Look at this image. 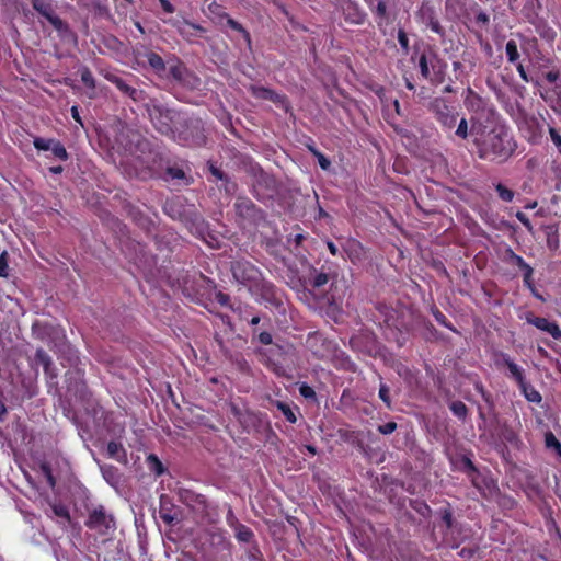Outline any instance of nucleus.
Masks as SVG:
<instances>
[{
	"mask_svg": "<svg viewBox=\"0 0 561 561\" xmlns=\"http://www.w3.org/2000/svg\"><path fill=\"white\" fill-rule=\"evenodd\" d=\"M442 319H445V316H442V318L437 317L438 321H442Z\"/></svg>",
	"mask_w": 561,
	"mask_h": 561,
	"instance_id": "obj_55",
	"label": "nucleus"
},
{
	"mask_svg": "<svg viewBox=\"0 0 561 561\" xmlns=\"http://www.w3.org/2000/svg\"><path fill=\"white\" fill-rule=\"evenodd\" d=\"M227 24H228L232 30H236V31H238V32L242 33V34H243V36H244V38H245L248 42H250V36H249V34L243 30V27H242V26H241L237 21H234V20H232V19H230V18H229V19H227Z\"/></svg>",
	"mask_w": 561,
	"mask_h": 561,
	"instance_id": "obj_26",
	"label": "nucleus"
},
{
	"mask_svg": "<svg viewBox=\"0 0 561 561\" xmlns=\"http://www.w3.org/2000/svg\"><path fill=\"white\" fill-rule=\"evenodd\" d=\"M148 62L153 69H156L158 71L162 70L164 68V62H163L162 58L154 53H150L148 55Z\"/></svg>",
	"mask_w": 561,
	"mask_h": 561,
	"instance_id": "obj_16",
	"label": "nucleus"
},
{
	"mask_svg": "<svg viewBox=\"0 0 561 561\" xmlns=\"http://www.w3.org/2000/svg\"><path fill=\"white\" fill-rule=\"evenodd\" d=\"M53 154L61 160L67 159V152L62 145H60L57 141H54L51 148H50Z\"/></svg>",
	"mask_w": 561,
	"mask_h": 561,
	"instance_id": "obj_20",
	"label": "nucleus"
},
{
	"mask_svg": "<svg viewBox=\"0 0 561 561\" xmlns=\"http://www.w3.org/2000/svg\"><path fill=\"white\" fill-rule=\"evenodd\" d=\"M328 248H329L330 252H331L333 255H335V254L337 253V248H336V245H335L334 243H332V242H328Z\"/></svg>",
	"mask_w": 561,
	"mask_h": 561,
	"instance_id": "obj_45",
	"label": "nucleus"
},
{
	"mask_svg": "<svg viewBox=\"0 0 561 561\" xmlns=\"http://www.w3.org/2000/svg\"><path fill=\"white\" fill-rule=\"evenodd\" d=\"M170 73L172 77L180 82L194 85L196 78L192 77V82L186 81L185 77L188 76L187 70L180 64L170 67Z\"/></svg>",
	"mask_w": 561,
	"mask_h": 561,
	"instance_id": "obj_8",
	"label": "nucleus"
},
{
	"mask_svg": "<svg viewBox=\"0 0 561 561\" xmlns=\"http://www.w3.org/2000/svg\"><path fill=\"white\" fill-rule=\"evenodd\" d=\"M168 22L171 23L174 27H176L178 31L183 36H191L192 35L191 30L199 31V32L203 31V28L201 26L195 25L186 20H169Z\"/></svg>",
	"mask_w": 561,
	"mask_h": 561,
	"instance_id": "obj_7",
	"label": "nucleus"
},
{
	"mask_svg": "<svg viewBox=\"0 0 561 561\" xmlns=\"http://www.w3.org/2000/svg\"><path fill=\"white\" fill-rule=\"evenodd\" d=\"M434 111L437 118L447 127L451 128L456 124V114L446 102L442 99H437L434 102Z\"/></svg>",
	"mask_w": 561,
	"mask_h": 561,
	"instance_id": "obj_3",
	"label": "nucleus"
},
{
	"mask_svg": "<svg viewBox=\"0 0 561 561\" xmlns=\"http://www.w3.org/2000/svg\"><path fill=\"white\" fill-rule=\"evenodd\" d=\"M398 39H399L400 45H401L403 48H407V47H408V43H409V41H408L407 35H405L403 32H399Z\"/></svg>",
	"mask_w": 561,
	"mask_h": 561,
	"instance_id": "obj_40",
	"label": "nucleus"
},
{
	"mask_svg": "<svg viewBox=\"0 0 561 561\" xmlns=\"http://www.w3.org/2000/svg\"><path fill=\"white\" fill-rule=\"evenodd\" d=\"M407 87H408L410 90H413V89H414L413 84H412V83H410V82H407Z\"/></svg>",
	"mask_w": 561,
	"mask_h": 561,
	"instance_id": "obj_52",
	"label": "nucleus"
},
{
	"mask_svg": "<svg viewBox=\"0 0 561 561\" xmlns=\"http://www.w3.org/2000/svg\"><path fill=\"white\" fill-rule=\"evenodd\" d=\"M233 274H234V276H236V277H238V274H237V270H236V268L233 270Z\"/></svg>",
	"mask_w": 561,
	"mask_h": 561,
	"instance_id": "obj_57",
	"label": "nucleus"
},
{
	"mask_svg": "<svg viewBox=\"0 0 561 561\" xmlns=\"http://www.w3.org/2000/svg\"><path fill=\"white\" fill-rule=\"evenodd\" d=\"M107 455L111 458L116 459L117 461H125L126 460V453L123 448L122 444L116 442H110L107 445Z\"/></svg>",
	"mask_w": 561,
	"mask_h": 561,
	"instance_id": "obj_10",
	"label": "nucleus"
},
{
	"mask_svg": "<svg viewBox=\"0 0 561 561\" xmlns=\"http://www.w3.org/2000/svg\"><path fill=\"white\" fill-rule=\"evenodd\" d=\"M236 536L240 541L248 542L253 536V533L245 526L239 525L236 528Z\"/></svg>",
	"mask_w": 561,
	"mask_h": 561,
	"instance_id": "obj_15",
	"label": "nucleus"
},
{
	"mask_svg": "<svg viewBox=\"0 0 561 561\" xmlns=\"http://www.w3.org/2000/svg\"><path fill=\"white\" fill-rule=\"evenodd\" d=\"M213 174H215L216 176H219V173L217 170L213 169Z\"/></svg>",
	"mask_w": 561,
	"mask_h": 561,
	"instance_id": "obj_54",
	"label": "nucleus"
},
{
	"mask_svg": "<svg viewBox=\"0 0 561 561\" xmlns=\"http://www.w3.org/2000/svg\"><path fill=\"white\" fill-rule=\"evenodd\" d=\"M513 150V139L503 128L492 130L482 147L483 156H492L493 159H506Z\"/></svg>",
	"mask_w": 561,
	"mask_h": 561,
	"instance_id": "obj_1",
	"label": "nucleus"
},
{
	"mask_svg": "<svg viewBox=\"0 0 561 561\" xmlns=\"http://www.w3.org/2000/svg\"><path fill=\"white\" fill-rule=\"evenodd\" d=\"M46 474H47L49 484L53 486L55 484L54 478L51 477L50 472H48V471L46 472Z\"/></svg>",
	"mask_w": 561,
	"mask_h": 561,
	"instance_id": "obj_48",
	"label": "nucleus"
},
{
	"mask_svg": "<svg viewBox=\"0 0 561 561\" xmlns=\"http://www.w3.org/2000/svg\"><path fill=\"white\" fill-rule=\"evenodd\" d=\"M34 147L38 150H50L54 140L51 139H44V138H35L34 139Z\"/></svg>",
	"mask_w": 561,
	"mask_h": 561,
	"instance_id": "obj_19",
	"label": "nucleus"
},
{
	"mask_svg": "<svg viewBox=\"0 0 561 561\" xmlns=\"http://www.w3.org/2000/svg\"><path fill=\"white\" fill-rule=\"evenodd\" d=\"M81 80L87 84V85H92L93 84V80H92V75L89 70L84 69L82 72H81Z\"/></svg>",
	"mask_w": 561,
	"mask_h": 561,
	"instance_id": "obj_34",
	"label": "nucleus"
},
{
	"mask_svg": "<svg viewBox=\"0 0 561 561\" xmlns=\"http://www.w3.org/2000/svg\"><path fill=\"white\" fill-rule=\"evenodd\" d=\"M260 340L264 344H268L272 341L271 335L268 333H261L260 334Z\"/></svg>",
	"mask_w": 561,
	"mask_h": 561,
	"instance_id": "obj_42",
	"label": "nucleus"
},
{
	"mask_svg": "<svg viewBox=\"0 0 561 561\" xmlns=\"http://www.w3.org/2000/svg\"><path fill=\"white\" fill-rule=\"evenodd\" d=\"M36 360L44 367L45 371L49 374V367L51 364V359L48 354L43 350H37L36 352Z\"/></svg>",
	"mask_w": 561,
	"mask_h": 561,
	"instance_id": "obj_13",
	"label": "nucleus"
},
{
	"mask_svg": "<svg viewBox=\"0 0 561 561\" xmlns=\"http://www.w3.org/2000/svg\"><path fill=\"white\" fill-rule=\"evenodd\" d=\"M71 115L72 117L79 122L81 124V119H80V116H79V111H78V107L77 106H72L71 107Z\"/></svg>",
	"mask_w": 561,
	"mask_h": 561,
	"instance_id": "obj_44",
	"label": "nucleus"
},
{
	"mask_svg": "<svg viewBox=\"0 0 561 561\" xmlns=\"http://www.w3.org/2000/svg\"><path fill=\"white\" fill-rule=\"evenodd\" d=\"M517 219L527 228H530V222L527 216L520 211L516 214Z\"/></svg>",
	"mask_w": 561,
	"mask_h": 561,
	"instance_id": "obj_37",
	"label": "nucleus"
},
{
	"mask_svg": "<svg viewBox=\"0 0 561 561\" xmlns=\"http://www.w3.org/2000/svg\"><path fill=\"white\" fill-rule=\"evenodd\" d=\"M546 446L548 448L554 449L559 456H561V443L557 439V437L552 433L546 434Z\"/></svg>",
	"mask_w": 561,
	"mask_h": 561,
	"instance_id": "obj_14",
	"label": "nucleus"
},
{
	"mask_svg": "<svg viewBox=\"0 0 561 561\" xmlns=\"http://www.w3.org/2000/svg\"><path fill=\"white\" fill-rule=\"evenodd\" d=\"M379 397L380 399L389 407L390 400L388 396V388L386 386H381L379 389Z\"/></svg>",
	"mask_w": 561,
	"mask_h": 561,
	"instance_id": "obj_32",
	"label": "nucleus"
},
{
	"mask_svg": "<svg viewBox=\"0 0 561 561\" xmlns=\"http://www.w3.org/2000/svg\"><path fill=\"white\" fill-rule=\"evenodd\" d=\"M53 510H54V513H55L57 516L64 517V518H66V519H68V518H69V516H68V512H67V510H66L65 507H62V506H54V508H53Z\"/></svg>",
	"mask_w": 561,
	"mask_h": 561,
	"instance_id": "obj_36",
	"label": "nucleus"
},
{
	"mask_svg": "<svg viewBox=\"0 0 561 561\" xmlns=\"http://www.w3.org/2000/svg\"><path fill=\"white\" fill-rule=\"evenodd\" d=\"M232 517H233L232 512L229 511V513H228V520L230 522V519H232Z\"/></svg>",
	"mask_w": 561,
	"mask_h": 561,
	"instance_id": "obj_53",
	"label": "nucleus"
},
{
	"mask_svg": "<svg viewBox=\"0 0 561 561\" xmlns=\"http://www.w3.org/2000/svg\"><path fill=\"white\" fill-rule=\"evenodd\" d=\"M505 51L510 62H515L519 57L517 45L514 41L506 43Z\"/></svg>",
	"mask_w": 561,
	"mask_h": 561,
	"instance_id": "obj_12",
	"label": "nucleus"
},
{
	"mask_svg": "<svg viewBox=\"0 0 561 561\" xmlns=\"http://www.w3.org/2000/svg\"><path fill=\"white\" fill-rule=\"evenodd\" d=\"M162 8L164 9L165 12L168 13H173L174 12V8L173 5L168 1V0H159Z\"/></svg>",
	"mask_w": 561,
	"mask_h": 561,
	"instance_id": "obj_39",
	"label": "nucleus"
},
{
	"mask_svg": "<svg viewBox=\"0 0 561 561\" xmlns=\"http://www.w3.org/2000/svg\"><path fill=\"white\" fill-rule=\"evenodd\" d=\"M547 245L550 250H557L559 247V237L556 231L548 233Z\"/></svg>",
	"mask_w": 561,
	"mask_h": 561,
	"instance_id": "obj_25",
	"label": "nucleus"
},
{
	"mask_svg": "<svg viewBox=\"0 0 561 561\" xmlns=\"http://www.w3.org/2000/svg\"><path fill=\"white\" fill-rule=\"evenodd\" d=\"M253 94L259 99H267L274 102L284 103L283 98L278 94H275L273 91L265 89L263 87H252Z\"/></svg>",
	"mask_w": 561,
	"mask_h": 561,
	"instance_id": "obj_9",
	"label": "nucleus"
},
{
	"mask_svg": "<svg viewBox=\"0 0 561 561\" xmlns=\"http://www.w3.org/2000/svg\"><path fill=\"white\" fill-rule=\"evenodd\" d=\"M328 275L324 274V273H319L318 275H316L314 279H313V285L316 287H321L323 286L324 284L328 283Z\"/></svg>",
	"mask_w": 561,
	"mask_h": 561,
	"instance_id": "obj_30",
	"label": "nucleus"
},
{
	"mask_svg": "<svg viewBox=\"0 0 561 561\" xmlns=\"http://www.w3.org/2000/svg\"><path fill=\"white\" fill-rule=\"evenodd\" d=\"M527 322L535 325L537 329L547 332L553 339H561V329L556 322H551L546 318L528 316Z\"/></svg>",
	"mask_w": 561,
	"mask_h": 561,
	"instance_id": "obj_4",
	"label": "nucleus"
},
{
	"mask_svg": "<svg viewBox=\"0 0 561 561\" xmlns=\"http://www.w3.org/2000/svg\"><path fill=\"white\" fill-rule=\"evenodd\" d=\"M169 174L173 178V179H182L184 176V172L180 169H169Z\"/></svg>",
	"mask_w": 561,
	"mask_h": 561,
	"instance_id": "obj_38",
	"label": "nucleus"
},
{
	"mask_svg": "<svg viewBox=\"0 0 561 561\" xmlns=\"http://www.w3.org/2000/svg\"><path fill=\"white\" fill-rule=\"evenodd\" d=\"M419 66H420L421 75L425 79H427L430 77V68H428V65H427L426 56L424 54L421 55V57H420Z\"/></svg>",
	"mask_w": 561,
	"mask_h": 561,
	"instance_id": "obj_24",
	"label": "nucleus"
},
{
	"mask_svg": "<svg viewBox=\"0 0 561 561\" xmlns=\"http://www.w3.org/2000/svg\"><path fill=\"white\" fill-rule=\"evenodd\" d=\"M442 319H445V316H442V318L437 317L438 321H442Z\"/></svg>",
	"mask_w": 561,
	"mask_h": 561,
	"instance_id": "obj_56",
	"label": "nucleus"
},
{
	"mask_svg": "<svg viewBox=\"0 0 561 561\" xmlns=\"http://www.w3.org/2000/svg\"><path fill=\"white\" fill-rule=\"evenodd\" d=\"M502 363L510 370L511 377L514 378L520 388L525 387V377L523 369L515 364L507 355H502Z\"/></svg>",
	"mask_w": 561,
	"mask_h": 561,
	"instance_id": "obj_6",
	"label": "nucleus"
},
{
	"mask_svg": "<svg viewBox=\"0 0 561 561\" xmlns=\"http://www.w3.org/2000/svg\"><path fill=\"white\" fill-rule=\"evenodd\" d=\"M456 135L461 137V138H463V139L467 138V136H468V124H467V121L465 118H461V121L459 122L457 130H456Z\"/></svg>",
	"mask_w": 561,
	"mask_h": 561,
	"instance_id": "obj_27",
	"label": "nucleus"
},
{
	"mask_svg": "<svg viewBox=\"0 0 561 561\" xmlns=\"http://www.w3.org/2000/svg\"><path fill=\"white\" fill-rule=\"evenodd\" d=\"M310 150L317 157L320 167L323 170H328L331 164L330 160L328 158H325L321 152L317 151L316 149L310 148Z\"/></svg>",
	"mask_w": 561,
	"mask_h": 561,
	"instance_id": "obj_23",
	"label": "nucleus"
},
{
	"mask_svg": "<svg viewBox=\"0 0 561 561\" xmlns=\"http://www.w3.org/2000/svg\"><path fill=\"white\" fill-rule=\"evenodd\" d=\"M277 408L282 411V413L284 414V416L286 417V420L288 422L295 423L297 421L294 412L291 411V409L286 403L278 402L277 403Z\"/></svg>",
	"mask_w": 561,
	"mask_h": 561,
	"instance_id": "obj_17",
	"label": "nucleus"
},
{
	"mask_svg": "<svg viewBox=\"0 0 561 561\" xmlns=\"http://www.w3.org/2000/svg\"><path fill=\"white\" fill-rule=\"evenodd\" d=\"M307 449L311 453V454H316V448L312 447V446H307Z\"/></svg>",
	"mask_w": 561,
	"mask_h": 561,
	"instance_id": "obj_50",
	"label": "nucleus"
},
{
	"mask_svg": "<svg viewBox=\"0 0 561 561\" xmlns=\"http://www.w3.org/2000/svg\"><path fill=\"white\" fill-rule=\"evenodd\" d=\"M363 20H364V15L360 12L356 11L354 14V18L352 19V22L359 24L363 22Z\"/></svg>",
	"mask_w": 561,
	"mask_h": 561,
	"instance_id": "obj_41",
	"label": "nucleus"
},
{
	"mask_svg": "<svg viewBox=\"0 0 561 561\" xmlns=\"http://www.w3.org/2000/svg\"><path fill=\"white\" fill-rule=\"evenodd\" d=\"M9 275L8 253L4 251L0 254V277Z\"/></svg>",
	"mask_w": 561,
	"mask_h": 561,
	"instance_id": "obj_21",
	"label": "nucleus"
},
{
	"mask_svg": "<svg viewBox=\"0 0 561 561\" xmlns=\"http://www.w3.org/2000/svg\"><path fill=\"white\" fill-rule=\"evenodd\" d=\"M33 7L36 11L44 15L56 28H61L62 21L51 13V8L48 4L42 2L41 0H33Z\"/></svg>",
	"mask_w": 561,
	"mask_h": 561,
	"instance_id": "obj_5",
	"label": "nucleus"
},
{
	"mask_svg": "<svg viewBox=\"0 0 561 561\" xmlns=\"http://www.w3.org/2000/svg\"><path fill=\"white\" fill-rule=\"evenodd\" d=\"M300 393L305 397V398H311V397H314V391L312 390V388L306 386V385H302L300 387Z\"/></svg>",
	"mask_w": 561,
	"mask_h": 561,
	"instance_id": "obj_35",
	"label": "nucleus"
},
{
	"mask_svg": "<svg viewBox=\"0 0 561 561\" xmlns=\"http://www.w3.org/2000/svg\"><path fill=\"white\" fill-rule=\"evenodd\" d=\"M397 428V424L394 422H388L383 425L379 426V432L382 434H391Z\"/></svg>",
	"mask_w": 561,
	"mask_h": 561,
	"instance_id": "obj_29",
	"label": "nucleus"
},
{
	"mask_svg": "<svg viewBox=\"0 0 561 561\" xmlns=\"http://www.w3.org/2000/svg\"><path fill=\"white\" fill-rule=\"evenodd\" d=\"M7 413L4 404L0 403V419Z\"/></svg>",
	"mask_w": 561,
	"mask_h": 561,
	"instance_id": "obj_47",
	"label": "nucleus"
},
{
	"mask_svg": "<svg viewBox=\"0 0 561 561\" xmlns=\"http://www.w3.org/2000/svg\"><path fill=\"white\" fill-rule=\"evenodd\" d=\"M450 410L453 411V413L455 415H457L460 419L465 417L467 414V408H466L465 403H462L460 401L453 402L450 404Z\"/></svg>",
	"mask_w": 561,
	"mask_h": 561,
	"instance_id": "obj_18",
	"label": "nucleus"
},
{
	"mask_svg": "<svg viewBox=\"0 0 561 561\" xmlns=\"http://www.w3.org/2000/svg\"><path fill=\"white\" fill-rule=\"evenodd\" d=\"M260 319L257 317H254L252 320H251V323L252 324H256L259 323Z\"/></svg>",
	"mask_w": 561,
	"mask_h": 561,
	"instance_id": "obj_51",
	"label": "nucleus"
},
{
	"mask_svg": "<svg viewBox=\"0 0 561 561\" xmlns=\"http://www.w3.org/2000/svg\"><path fill=\"white\" fill-rule=\"evenodd\" d=\"M496 191L499 193V196L505 202H511L514 197V193L511 190L503 186L502 184H499L496 186Z\"/></svg>",
	"mask_w": 561,
	"mask_h": 561,
	"instance_id": "obj_22",
	"label": "nucleus"
},
{
	"mask_svg": "<svg viewBox=\"0 0 561 561\" xmlns=\"http://www.w3.org/2000/svg\"><path fill=\"white\" fill-rule=\"evenodd\" d=\"M160 517L167 523L172 524L174 520V516L171 513L167 512L163 507L160 510Z\"/></svg>",
	"mask_w": 561,
	"mask_h": 561,
	"instance_id": "obj_33",
	"label": "nucleus"
},
{
	"mask_svg": "<svg viewBox=\"0 0 561 561\" xmlns=\"http://www.w3.org/2000/svg\"><path fill=\"white\" fill-rule=\"evenodd\" d=\"M517 70H518V72H519L520 77H522L524 80H526V81H527L526 72H525V70H524V68H523V66H522V65H519V66L517 67Z\"/></svg>",
	"mask_w": 561,
	"mask_h": 561,
	"instance_id": "obj_46",
	"label": "nucleus"
},
{
	"mask_svg": "<svg viewBox=\"0 0 561 561\" xmlns=\"http://www.w3.org/2000/svg\"><path fill=\"white\" fill-rule=\"evenodd\" d=\"M511 259L512 261L524 271V279L526 283H528L533 275V268L529 264H527L524 259L519 255H516L515 253L511 252Z\"/></svg>",
	"mask_w": 561,
	"mask_h": 561,
	"instance_id": "obj_11",
	"label": "nucleus"
},
{
	"mask_svg": "<svg viewBox=\"0 0 561 561\" xmlns=\"http://www.w3.org/2000/svg\"><path fill=\"white\" fill-rule=\"evenodd\" d=\"M88 526L101 534H107L114 529L115 524L111 515L106 514L103 507L94 508L89 516Z\"/></svg>",
	"mask_w": 561,
	"mask_h": 561,
	"instance_id": "obj_2",
	"label": "nucleus"
},
{
	"mask_svg": "<svg viewBox=\"0 0 561 561\" xmlns=\"http://www.w3.org/2000/svg\"><path fill=\"white\" fill-rule=\"evenodd\" d=\"M376 10H377L379 15H383L385 12H386V4L383 2H381V1L378 2Z\"/></svg>",
	"mask_w": 561,
	"mask_h": 561,
	"instance_id": "obj_43",
	"label": "nucleus"
},
{
	"mask_svg": "<svg viewBox=\"0 0 561 561\" xmlns=\"http://www.w3.org/2000/svg\"><path fill=\"white\" fill-rule=\"evenodd\" d=\"M551 140L561 153V136L553 129H550Z\"/></svg>",
	"mask_w": 561,
	"mask_h": 561,
	"instance_id": "obj_31",
	"label": "nucleus"
},
{
	"mask_svg": "<svg viewBox=\"0 0 561 561\" xmlns=\"http://www.w3.org/2000/svg\"><path fill=\"white\" fill-rule=\"evenodd\" d=\"M526 398L531 402H539L541 400V397L539 392H537L534 389H530V392H527L526 386L523 388Z\"/></svg>",
	"mask_w": 561,
	"mask_h": 561,
	"instance_id": "obj_28",
	"label": "nucleus"
},
{
	"mask_svg": "<svg viewBox=\"0 0 561 561\" xmlns=\"http://www.w3.org/2000/svg\"><path fill=\"white\" fill-rule=\"evenodd\" d=\"M50 171L53 173H60L62 171V168L61 167H54V168H50Z\"/></svg>",
	"mask_w": 561,
	"mask_h": 561,
	"instance_id": "obj_49",
	"label": "nucleus"
}]
</instances>
